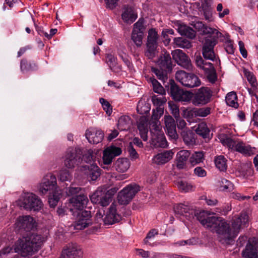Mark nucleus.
<instances>
[{
    "mask_svg": "<svg viewBox=\"0 0 258 258\" xmlns=\"http://www.w3.org/2000/svg\"><path fill=\"white\" fill-rule=\"evenodd\" d=\"M249 217L246 212H241L239 216H235L231 221L232 228L226 221L220 217H209L203 225L211 231L217 232L222 243L231 244L241 229L248 226Z\"/></svg>",
    "mask_w": 258,
    "mask_h": 258,
    "instance_id": "1",
    "label": "nucleus"
},
{
    "mask_svg": "<svg viewBox=\"0 0 258 258\" xmlns=\"http://www.w3.org/2000/svg\"><path fill=\"white\" fill-rule=\"evenodd\" d=\"M37 188L41 195H49L48 202L51 207L56 206L60 198L61 192L58 189L54 175L51 173L45 175L38 184Z\"/></svg>",
    "mask_w": 258,
    "mask_h": 258,
    "instance_id": "2",
    "label": "nucleus"
},
{
    "mask_svg": "<svg viewBox=\"0 0 258 258\" xmlns=\"http://www.w3.org/2000/svg\"><path fill=\"white\" fill-rule=\"evenodd\" d=\"M44 241V238L40 235L32 234L19 239L14 249L20 251L24 256L31 255L38 251Z\"/></svg>",
    "mask_w": 258,
    "mask_h": 258,
    "instance_id": "3",
    "label": "nucleus"
},
{
    "mask_svg": "<svg viewBox=\"0 0 258 258\" xmlns=\"http://www.w3.org/2000/svg\"><path fill=\"white\" fill-rule=\"evenodd\" d=\"M218 138L223 146H226L232 151L238 152L245 156H252L256 152L255 148L251 147L242 141L232 139L226 134H219Z\"/></svg>",
    "mask_w": 258,
    "mask_h": 258,
    "instance_id": "4",
    "label": "nucleus"
},
{
    "mask_svg": "<svg viewBox=\"0 0 258 258\" xmlns=\"http://www.w3.org/2000/svg\"><path fill=\"white\" fill-rule=\"evenodd\" d=\"M116 188L107 189L105 186L99 187L97 190L90 196L92 203L105 207L109 204L112 198L116 192Z\"/></svg>",
    "mask_w": 258,
    "mask_h": 258,
    "instance_id": "5",
    "label": "nucleus"
},
{
    "mask_svg": "<svg viewBox=\"0 0 258 258\" xmlns=\"http://www.w3.org/2000/svg\"><path fill=\"white\" fill-rule=\"evenodd\" d=\"M20 206L27 210L38 211L43 204L40 198L32 192H24L20 199Z\"/></svg>",
    "mask_w": 258,
    "mask_h": 258,
    "instance_id": "6",
    "label": "nucleus"
},
{
    "mask_svg": "<svg viewBox=\"0 0 258 258\" xmlns=\"http://www.w3.org/2000/svg\"><path fill=\"white\" fill-rule=\"evenodd\" d=\"M175 78L181 84L187 88L197 87L201 85V81L197 76L184 71H177Z\"/></svg>",
    "mask_w": 258,
    "mask_h": 258,
    "instance_id": "7",
    "label": "nucleus"
},
{
    "mask_svg": "<svg viewBox=\"0 0 258 258\" xmlns=\"http://www.w3.org/2000/svg\"><path fill=\"white\" fill-rule=\"evenodd\" d=\"M82 161L80 150L76 148H69L64 156V164L68 168H74Z\"/></svg>",
    "mask_w": 258,
    "mask_h": 258,
    "instance_id": "8",
    "label": "nucleus"
},
{
    "mask_svg": "<svg viewBox=\"0 0 258 258\" xmlns=\"http://www.w3.org/2000/svg\"><path fill=\"white\" fill-rule=\"evenodd\" d=\"M140 190V186L137 184L129 185L121 190L118 195V201L121 205H127Z\"/></svg>",
    "mask_w": 258,
    "mask_h": 258,
    "instance_id": "9",
    "label": "nucleus"
},
{
    "mask_svg": "<svg viewBox=\"0 0 258 258\" xmlns=\"http://www.w3.org/2000/svg\"><path fill=\"white\" fill-rule=\"evenodd\" d=\"M158 39L157 32L155 29H151L148 31V40L147 43V50L146 55L150 59L153 58L157 53V40Z\"/></svg>",
    "mask_w": 258,
    "mask_h": 258,
    "instance_id": "10",
    "label": "nucleus"
},
{
    "mask_svg": "<svg viewBox=\"0 0 258 258\" xmlns=\"http://www.w3.org/2000/svg\"><path fill=\"white\" fill-rule=\"evenodd\" d=\"M143 19L139 20L134 25V28L132 33V39L138 46H141L142 44V40L144 36L145 27L144 25Z\"/></svg>",
    "mask_w": 258,
    "mask_h": 258,
    "instance_id": "11",
    "label": "nucleus"
},
{
    "mask_svg": "<svg viewBox=\"0 0 258 258\" xmlns=\"http://www.w3.org/2000/svg\"><path fill=\"white\" fill-rule=\"evenodd\" d=\"M195 61L198 68L203 70L206 73L209 74L208 79L210 81L214 82L216 80V76L213 64L204 60L200 55L196 56Z\"/></svg>",
    "mask_w": 258,
    "mask_h": 258,
    "instance_id": "12",
    "label": "nucleus"
},
{
    "mask_svg": "<svg viewBox=\"0 0 258 258\" xmlns=\"http://www.w3.org/2000/svg\"><path fill=\"white\" fill-rule=\"evenodd\" d=\"M170 92L172 98L178 101L189 102L193 97L192 93L180 89L175 84L171 85Z\"/></svg>",
    "mask_w": 258,
    "mask_h": 258,
    "instance_id": "13",
    "label": "nucleus"
},
{
    "mask_svg": "<svg viewBox=\"0 0 258 258\" xmlns=\"http://www.w3.org/2000/svg\"><path fill=\"white\" fill-rule=\"evenodd\" d=\"M212 92L208 87H202L193 95L192 103L195 105H203L210 101Z\"/></svg>",
    "mask_w": 258,
    "mask_h": 258,
    "instance_id": "14",
    "label": "nucleus"
},
{
    "mask_svg": "<svg viewBox=\"0 0 258 258\" xmlns=\"http://www.w3.org/2000/svg\"><path fill=\"white\" fill-rule=\"evenodd\" d=\"M173 59L181 67L188 70H192V66L188 56L182 50L176 49L172 52Z\"/></svg>",
    "mask_w": 258,
    "mask_h": 258,
    "instance_id": "15",
    "label": "nucleus"
},
{
    "mask_svg": "<svg viewBox=\"0 0 258 258\" xmlns=\"http://www.w3.org/2000/svg\"><path fill=\"white\" fill-rule=\"evenodd\" d=\"M242 254L244 258H258V239L249 238Z\"/></svg>",
    "mask_w": 258,
    "mask_h": 258,
    "instance_id": "16",
    "label": "nucleus"
},
{
    "mask_svg": "<svg viewBox=\"0 0 258 258\" xmlns=\"http://www.w3.org/2000/svg\"><path fill=\"white\" fill-rule=\"evenodd\" d=\"M82 252L78 245L71 243L63 248L60 258H82Z\"/></svg>",
    "mask_w": 258,
    "mask_h": 258,
    "instance_id": "17",
    "label": "nucleus"
},
{
    "mask_svg": "<svg viewBox=\"0 0 258 258\" xmlns=\"http://www.w3.org/2000/svg\"><path fill=\"white\" fill-rule=\"evenodd\" d=\"M78 215L77 219L73 224L75 229L82 230L92 224L90 211H84Z\"/></svg>",
    "mask_w": 258,
    "mask_h": 258,
    "instance_id": "18",
    "label": "nucleus"
},
{
    "mask_svg": "<svg viewBox=\"0 0 258 258\" xmlns=\"http://www.w3.org/2000/svg\"><path fill=\"white\" fill-rule=\"evenodd\" d=\"M215 45L216 42L214 38L207 37L205 39L202 49V53L205 59L212 61H214L216 59L214 51Z\"/></svg>",
    "mask_w": 258,
    "mask_h": 258,
    "instance_id": "19",
    "label": "nucleus"
},
{
    "mask_svg": "<svg viewBox=\"0 0 258 258\" xmlns=\"http://www.w3.org/2000/svg\"><path fill=\"white\" fill-rule=\"evenodd\" d=\"M122 153L121 149L119 147L111 146L106 148L103 153V163L104 165H110L113 158L120 155Z\"/></svg>",
    "mask_w": 258,
    "mask_h": 258,
    "instance_id": "20",
    "label": "nucleus"
},
{
    "mask_svg": "<svg viewBox=\"0 0 258 258\" xmlns=\"http://www.w3.org/2000/svg\"><path fill=\"white\" fill-rule=\"evenodd\" d=\"M80 170L87 176L89 180L95 181L100 175V170L99 167L93 163L89 165H82Z\"/></svg>",
    "mask_w": 258,
    "mask_h": 258,
    "instance_id": "21",
    "label": "nucleus"
},
{
    "mask_svg": "<svg viewBox=\"0 0 258 258\" xmlns=\"http://www.w3.org/2000/svg\"><path fill=\"white\" fill-rule=\"evenodd\" d=\"M15 225L19 229L30 231L34 228L35 221L30 216H20L17 219Z\"/></svg>",
    "mask_w": 258,
    "mask_h": 258,
    "instance_id": "22",
    "label": "nucleus"
},
{
    "mask_svg": "<svg viewBox=\"0 0 258 258\" xmlns=\"http://www.w3.org/2000/svg\"><path fill=\"white\" fill-rule=\"evenodd\" d=\"M116 204L114 203L111 204L103 219L105 224L111 225L118 222L121 220V215L116 212Z\"/></svg>",
    "mask_w": 258,
    "mask_h": 258,
    "instance_id": "23",
    "label": "nucleus"
},
{
    "mask_svg": "<svg viewBox=\"0 0 258 258\" xmlns=\"http://www.w3.org/2000/svg\"><path fill=\"white\" fill-rule=\"evenodd\" d=\"M85 136L89 143L97 144L102 141L104 133L100 130L90 128L86 131Z\"/></svg>",
    "mask_w": 258,
    "mask_h": 258,
    "instance_id": "24",
    "label": "nucleus"
},
{
    "mask_svg": "<svg viewBox=\"0 0 258 258\" xmlns=\"http://www.w3.org/2000/svg\"><path fill=\"white\" fill-rule=\"evenodd\" d=\"M164 122L167 135L172 139H176L178 135L176 131V124L174 119L170 115L164 116Z\"/></svg>",
    "mask_w": 258,
    "mask_h": 258,
    "instance_id": "25",
    "label": "nucleus"
},
{
    "mask_svg": "<svg viewBox=\"0 0 258 258\" xmlns=\"http://www.w3.org/2000/svg\"><path fill=\"white\" fill-rule=\"evenodd\" d=\"M88 202V199L86 195L81 194L78 196L73 197L70 200V203L74 209L82 210L86 207Z\"/></svg>",
    "mask_w": 258,
    "mask_h": 258,
    "instance_id": "26",
    "label": "nucleus"
},
{
    "mask_svg": "<svg viewBox=\"0 0 258 258\" xmlns=\"http://www.w3.org/2000/svg\"><path fill=\"white\" fill-rule=\"evenodd\" d=\"M172 151H166L154 156L152 159L153 162L157 165H163L169 161L173 157Z\"/></svg>",
    "mask_w": 258,
    "mask_h": 258,
    "instance_id": "27",
    "label": "nucleus"
},
{
    "mask_svg": "<svg viewBox=\"0 0 258 258\" xmlns=\"http://www.w3.org/2000/svg\"><path fill=\"white\" fill-rule=\"evenodd\" d=\"M190 152L187 150H180L177 152L176 156L177 167L182 169L186 167L187 159L189 158Z\"/></svg>",
    "mask_w": 258,
    "mask_h": 258,
    "instance_id": "28",
    "label": "nucleus"
},
{
    "mask_svg": "<svg viewBox=\"0 0 258 258\" xmlns=\"http://www.w3.org/2000/svg\"><path fill=\"white\" fill-rule=\"evenodd\" d=\"M148 119L145 116H142L139 119L138 128L141 138L143 141L148 140Z\"/></svg>",
    "mask_w": 258,
    "mask_h": 258,
    "instance_id": "29",
    "label": "nucleus"
},
{
    "mask_svg": "<svg viewBox=\"0 0 258 258\" xmlns=\"http://www.w3.org/2000/svg\"><path fill=\"white\" fill-rule=\"evenodd\" d=\"M121 18L124 22L131 24L137 18V14L135 12L133 8L127 6L124 8Z\"/></svg>",
    "mask_w": 258,
    "mask_h": 258,
    "instance_id": "30",
    "label": "nucleus"
},
{
    "mask_svg": "<svg viewBox=\"0 0 258 258\" xmlns=\"http://www.w3.org/2000/svg\"><path fill=\"white\" fill-rule=\"evenodd\" d=\"M151 144L155 148H165L168 145L164 134L151 136Z\"/></svg>",
    "mask_w": 258,
    "mask_h": 258,
    "instance_id": "31",
    "label": "nucleus"
},
{
    "mask_svg": "<svg viewBox=\"0 0 258 258\" xmlns=\"http://www.w3.org/2000/svg\"><path fill=\"white\" fill-rule=\"evenodd\" d=\"M130 166V163L126 158H119L114 163L115 169L119 172L126 171Z\"/></svg>",
    "mask_w": 258,
    "mask_h": 258,
    "instance_id": "32",
    "label": "nucleus"
},
{
    "mask_svg": "<svg viewBox=\"0 0 258 258\" xmlns=\"http://www.w3.org/2000/svg\"><path fill=\"white\" fill-rule=\"evenodd\" d=\"M211 110L210 107L193 108L188 111V114L189 115L195 117H206L210 114Z\"/></svg>",
    "mask_w": 258,
    "mask_h": 258,
    "instance_id": "33",
    "label": "nucleus"
},
{
    "mask_svg": "<svg viewBox=\"0 0 258 258\" xmlns=\"http://www.w3.org/2000/svg\"><path fill=\"white\" fill-rule=\"evenodd\" d=\"M132 125V120L130 116L123 115L119 117L117 126L118 128L121 131L128 130Z\"/></svg>",
    "mask_w": 258,
    "mask_h": 258,
    "instance_id": "34",
    "label": "nucleus"
},
{
    "mask_svg": "<svg viewBox=\"0 0 258 258\" xmlns=\"http://www.w3.org/2000/svg\"><path fill=\"white\" fill-rule=\"evenodd\" d=\"M181 136L184 143L187 145H193L195 144L196 140L194 133L189 130L182 131Z\"/></svg>",
    "mask_w": 258,
    "mask_h": 258,
    "instance_id": "35",
    "label": "nucleus"
},
{
    "mask_svg": "<svg viewBox=\"0 0 258 258\" xmlns=\"http://www.w3.org/2000/svg\"><path fill=\"white\" fill-rule=\"evenodd\" d=\"M178 31L181 35L186 36L191 39L194 38L196 36L195 31L192 28L184 24L179 25Z\"/></svg>",
    "mask_w": 258,
    "mask_h": 258,
    "instance_id": "36",
    "label": "nucleus"
},
{
    "mask_svg": "<svg viewBox=\"0 0 258 258\" xmlns=\"http://www.w3.org/2000/svg\"><path fill=\"white\" fill-rule=\"evenodd\" d=\"M152 101L154 105L157 106L156 109L160 115L163 114V110L161 107L164 104L166 100L164 95L159 96L158 95H154L152 97Z\"/></svg>",
    "mask_w": 258,
    "mask_h": 258,
    "instance_id": "37",
    "label": "nucleus"
},
{
    "mask_svg": "<svg viewBox=\"0 0 258 258\" xmlns=\"http://www.w3.org/2000/svg\"><path fill=\"white\" fill-rule=\"evenodd\" d=\"M176 185L179 190L183 192L191 191L195 188V186L190 183L182 180L177 181Z\"/></svg>",
    "mask_w": 258,
    "mask_h": 258,
    "instance_id": "38",
    "label": "nucleus"
},
{
    "mask_svg": "<svg viewBox=\"0 0 258 258\" xmlns=\"http://www.w3.org/2000/svg\"><path fill=\"white\" fill-rule=\"evenodd\" d=\"M157 62L162 69L166 70L171 68V59L169 54L161 56Z\"/></svg>",
    "mask_w": 258,
    "mask_h": 258,
    "instance_id": "39",
    "label": "nucleus"
},
{
    "mask_svg": "<svg viewBox=\"0 0 258 258\" xmlns=\"http://www.w3.org/2000/svg\"><path fill=\"white\" fill-rule=\"evenodd\" d=\"M204 160V154L203 151L195 152L189 158V161L192 166L203 162Z\"/></svg>",
    "mask_w": 258,
    "mask_h": 258,
    "instance_id": "40",
    "label": "nucleus"
},
{
    "mask_svg": "<svg viewBox=\"0 0 258 258\" xmlns=\"http://www.w3.org/2000/svg\"><path fill=\"white\" fill-rule=\"evenodd\" d=\"M225 101L227 104L230 106L234 108H237L238 107L237 95L234 92H231L227 94L225 98Z\"/></svg>",
    "mask_w": 258,
    "mask_h": 258,
    "instance_id": "41",
    "label": "nucleus"
},
{
    "mask_svg": "<svg viewBox=\"0 0 258 258\" xmlns=\"http://www.w3.org/2000/svg\"><path fill=\"white\" fill-rule=\"evenodd\" d=\"M150 110V104L145 100H140L137 104V110L139 114H146Z\"/></svg>",
    "mask_w": 258,
    "mask_h": 258,
    "instance_id": "42",
    "label": "nucleus"
},
{
    "mask_svg": "<svg viewBox=\"0 0 258 258\" xmlns=\"http://www.w3.org/2000/svg\"><path fill=\"white\" fill-rule=\"evenodd\" d=\"M197 134L202 136L204 138H208L210 131L205 122H201L198 124L196 129Z\"/></svg>",
    "mask_w": 258,
    "mask_h": 258,
    "instance_id": "43",
    "label": "nucleus"
},
{
    "mask_svg": "<svg viewBox=\"0 0 258 258\" xmlns=\"http://www.w3.org/2000/svg\"><path fill=\"white\" fill-rule=\"evenodd\" d=\"M174 211L176 214L180 215H183L186 213L192 214V211L190 210V207L188 205L184 204H179L174 207Z\"/></svg>",
    "mask_w": 258,
    "mask_h": 258,
    "instance_id": "44",
    "label": "nucleus"
},
{
    "mask_svg": "<svg viewBox=\"0 0 258 258\" xmlns=\"http://www.w3.org/2000/svg\"><path fill=\"white\" fill-rule=\"evenodd\" d=\"M150 132L151 136L164 134L162 131V127L158 120L153 121L150 123Z\"/></svg>",
    "mask_w": 258,
    "mask_h": 258,
    "instance_id": "45",
    "label": "nucleus"
},
{
    "mask_svg": "<svg viewBox=\"0 0 258 258\" xmlns=\"http://www.w3.org/2000/svg\"><path fill=\"white\" fill-rule=\"evenodd\" d=\"M227 160L223 156H217L215 159V164L216 167L220 171H224L227 169Z\"/></svg>",
    "mask_w": 258,
    "mask_h": 258,
    "instance_id": "46",
    "label": "nucleus"
},
{
    "mask_svg": "<svg viewBox=\"0 0 258 258\" xmlns=\"http://www.w3.org/2000/svg\"><path fill=\"white\" fill-rule=\"evenodd\" d=\"M150 82L153 85V89L155 93H158L161 95L165 94V91L162 85L154 78H150Z\"/></svg>",
    "mask_w": 258,
    "mask_h": 258,
    "instance_id": "47",
    "label": "nucleus"
},
{
    "mask_svg": "<svg viewBox=\"0 0 258 258\" xmlns=\"http://www.w3.org/2000/svg\"><path fill=\"white\" fill-rule=\"evenodd\" d=\"M174 42L175 45L179 47L189 48L191 46V44L188 40L182 37L175 38Z\"/></svg>",
    "mask_w": 258,
    "mask_h": 258,
    "instance_id": "48",
    "label": "nucleus"
},
{
    "mask_svg": "<svg viewBox=\"0 0 258 258\" xmlns=\"http://www.w3.org/2000/svg\"><path fill=\"white\" fill-rule=\"evenodd\" d=\"M219 186L222 190L230 191L233 188V184L230 181L225 178H222L219 181Z\"/></svg>",
    "mask_w": 258,
    "mask_h": 258,
    "instance_id": "49",
    "label": "nucleus"
},
{
    "mask_svg": "<svg viewBox=\"0 0 258 258\" xmlns=\"http://www.w3.org/2000/svg\"><path fill=\"white\" fill-rule=\"evenodd\" d=\"M245 76L247 78L248 82L251 84V86L254 88H256L257 83L256 77L252 73L249 71H245Z\"/></svg>",
    "mask_w": 258,
    "mask_h": 258,
    "instance_id": "50",
    "label": "nucleus"
},
{
    "mask_svg": "<svg viewBox=\"0 0 258 258\" xmlns=\"http://www.w3.org/2000/svg\"><path fill=\"white\" fill-rule=\"evenodd\" d=\"M195 27L205 34H211L214 32L213 29L205 25L202 22L197 23L195 24Z\"/></svg>",
    "mask_w": 258,
    "mask_h": 258,
    "instance_id": "51",
    "label": "nucleus"
},
{
    "mask_svg": "<svg viewBox=\"0 0 258 258\" xmlns=\"http://www.w3.org/2000/svg\"><path fill=\"white\" fill-rule=\"evenodd\" d=\"M99 102L101 104L103 109L106 112V114L110 115L112 112V107L110 103L103 98H100Z\"/></svg>",
    "mask_w": 258,
    "mask_h": 258,
    "instance_id": "52",
    "label": "nucleus"
},
{
    "mask_svg": "<svg viewBox=\"0 0 258 258\" xmlns=\"http://www.w3.org/2000/svg\"><path fill=\"white\" fill-rule=\"evenodd\" d=\"M224 47L226 51L230 54L234 53L235 48L233 46V42L231 40H227L224 43Z\"/></svg>",
    "mask_w": 258,
    "mask_h": 258,
    "instance_id": "53",
    "label": "nucleus"
},
{
    "mask_svg": "<svg viewBox=\"0 0 258 258\" xmlns=\"http://www.w3.org/2000/svg\"><path fill=\"white\" fill-rule=\"evenodd\" d=\"M106 61L110 69L112 70H113L114 67L117 63L116 58L111 54H108L106 55Z\"/></svg>",
    "mask_w": 258,
    "mask_h": 258,
    "instance_id": "54",
    "label": "nucleus"
},
{
    "mask_svg": "<svg viewBox=\"0 0 258 258\" xmlns=\"http://www.w3.org/2000/svg\"><path fill=\"white\" fill-rule=\"evenodd\" d=\"M59 178L61 181L69 180L71 178V175L67 169L61 170L59 174Z\"/></svg>",
    "mask_w": 258,
    "mask_h": 258,
    "instance_id": "55",
    "label": "nucleus"
},
{
    "mask_svg": "<svg viewBox=\"0 0 258 258\" xmlns=\"http://www.w3.org/2000/svg\"><path fill=\"white\" fill-rule=\"evenodd\" d=\"M197 219L203 225L206 220V218L209 217L204 211L197 212L195 214Z\"/></svg>",
    "mask_w": 258,
    "mask_h": 258,
    "instance_id": "56",
    "label": "nucleus"
},
{
    "mask_svg": "<svg viewBox=\"0 0 258 258\" xmlns=\"http://www.w3.org/2000/svg\"><path fill=\"white\" fill-rule=\"evenodd\" d=\"M194 174L199 177H203L207 175V172L202 167H197L194 169Z\"/></svg>",
    "mask_w": 258,
    "mask_h": 258,
    "instance_id": "57",
    "label": "nucleus"
},
{
    "mask_svg": "<svg viewBox=\"0 0 258 258\" xmlns=\"http://www.w3.org/2000/svg\"><path fill=\"white\" fill-rule=\"evenodd\" d=\"M83 160L88 164H92L91 162L94 161V156L89 151L87 154L83 156Z\"/></svg>",
    "mask_w": 258,
    "mask_h": 258,
    "instance_id": "58",
    "label": "nucleus"
},
{
    "mask_svg": "<svg viewBox=\"0 0 258 258\" xmlns=\"http://www.w3.org/2000/svg\"><path fill=\"white\" fill-rule=\"evenodd\" d=\"M20 67L21 71L24 72L25 71H27L30 70L31 65L28 63L27 60L22 59L21 62Z\"/></svg>",
    "mask_w": 258,
    "mask_h": 258,
    "instance_id": "59",
    "label": "nucleus"
},
{
    "mask_svg": "<svg viewBox=\"0 0 258 258\" xmlns=\"http://www.w3.org/2000/svg\"><path fill=\"white\" fill-rule=\"evenodd\" d=\"M81 189L82 188L80 187L71 186L70 187L67 194L69 196H73L79 193Z\"/></svg>",
    "mask_w": 258,
    "mask_h": 258,
    "instance_id": "60",
    "label": "nucleus"
},
{
    "mask_svg": "<svg viewBox=\"0 0 258 258\" xmlns=\"http://www.w3.org/2000/svg\"><path fill=\"white\" fill-rule=\"evenodd\" d=\"M238 45L239 47V50L242 56L244 58H246L247 56V52L246 49L244 47V43L242 41H239L238 42Z\"/></svg>",
    "mask_w": 258,
    "mask_h": 258,
    "instance_id": "61",
    "label": "nucleus"
},
{
    "mask_svg": "<svg viewBox=\"0 0 258 258\" xmlns=\"http://www.w3.org/2000/svg\"><path fill=\"white\" fill-rule=\"evenodd\" d=\"M158 234V231L156 229H152L150 230L148 234L147 235L146 238L144 239V242L145 244H148V239H150L152 237H154L155 235H157Z\"/></svg>",
    "mask_w": 258,
    "mask_h": 258,
    "instance_id": "62",
    "label": "nucleus"
},
{
    "mask_svg": "<svg viewBox=\"0 0 258 258\" xmlns=\"http://www.w3.org/2000/svg\"><path fill=\"white\" fill-rule=\"evenodd\" d=\"M106 6L107 8L113 9L115 8L117 4L118 0H104Z\"/></svg>",
    "mask_w": 258,
    "mask_h": 258,
    "instance_id": "63",
    "label": "nucleus"
},
{
    "mask_svg": "<svg viewBox=\"0 0 258 258\" xmlns=\"http://www.w3.org/2000/svg\"><path fill=\"white\" fill-rule=\"evenodd\" d=\"M177 126L178 129H181L182 131L184 130H188L186 127V123L183 119H177Z\"/></svg>",
    "mask_w": 258,
    "mask_h": 258,
    "instance_id": "64",
    "label": "nucleus"
}]
</instances>
